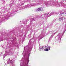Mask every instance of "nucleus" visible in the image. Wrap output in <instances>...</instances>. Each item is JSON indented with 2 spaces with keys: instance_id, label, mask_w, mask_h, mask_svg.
Masks as SVG:
<instances>
[{
  "instance_id": "obj_2",
  "label": "nucleus",
  "mask_w": 66,
  "mask_h": 66,
  "mask_svg": "<svg viewBox=\"0 0 66 66\" xmlns=\"http://www.w3.org/2000/svg\"><path fill=\"white\" fill-rule=\"evenodd\" d=\"M46 47H47V49H48V50H50V46H47Z\"/></svg>"
},
{
  "instance_id": "obj_7",
  "label": "nucleus",
  "mask_w": 66,
  "mask_h": 66,
  "mask_svg": "<svg viewBox=\"0 0 66 66\" xmlns=\"http://www.w3.org/2000/svg\"><path fill=\"white\" fill-rule=\"evenodd\" d=\"M9 60H10V59H9Z\"/></svg>"
},
{
  "instance_id": "obj_1",
  "label": "nucleus",
  "mask_w": 66,
  "mask_h": 66,
  "mask_svg": "<svg viewBox=\"0 0 66 66\" xmlns=\"http://www.w3.org/2000/svg\"><path fill=\"white\" fill-rule=\"evenodd\" d=\"M43 9L42 8V7H40L38 8L37 9L38 11H43Z\"/></svg>"
},
{
  "instance_id": "obj_5",
  "label": "nucleus",
  "mask_w": 66,
  "mask_h": 66,
  "mask_svg": "<svg viewBox=\"0 0 66 66\" xmlns=\"http://www.w3.org/2000/svg\"><path fill=\"white\" fill-rule=\"evenodd\" d=\"M46 47H47L46 46L45 47V48H46Z\"/></svg>"
},
{
  "instance_id": "obj_6",
  "label": "nucleus",
  "mask_w": 66,
  "mask_h": 66,
  "mask_svg": "<svg viewBox=\"0 0 66 66\" xmlns=\"http://www.w3.org/2000/svg\"><path fill=\"white\" fill-rule=\"evenodd\" d=\"M9 60H10V59H9Z\"/></svg>"
},
{
  "instance_id": "obj_4",
  "label": "nucleus",
  "mask_w": 66,
  "mask_h": 66,
  "mask_svg": "<svg viewBox=\"0 0 66 66\" xmlns=\"http://www.w3.org/2000/svg\"><path fill=\"white\" fill-rule=\"evenodd\" d=\"M48 50V48H46V49H45V51H47Z\"/></svg>"
},
{
  "instance_id": "obj_8",
  "label": "nucleus",
  "mask_w": 66,
  "mask_h": 66,
  "mask_svg": "<svg viewBox=\"0 0 66 66\" xmlns=\"http://www.w3.org/2000/svg\"><path fill=\"white\" fill-rule=\"evenodd\" d=\"M9 60H10V59H9Z\"/></svg>"
},
{
  "instance_id": "obj_3",
  "label": "nucleus",
  "mask_w": 66,
  "mask_h": 66,
  "mask_svg": "<svg viewBox=\"0 0 66 66\" xmlns=\"http://www.w3.org/2000/svg\"><path fill=\"white\" fill-rule=\"evenodd\" d=\"M40 49H42V50H43V46L40 47Z\"/></svg>"
}]
</instances>
